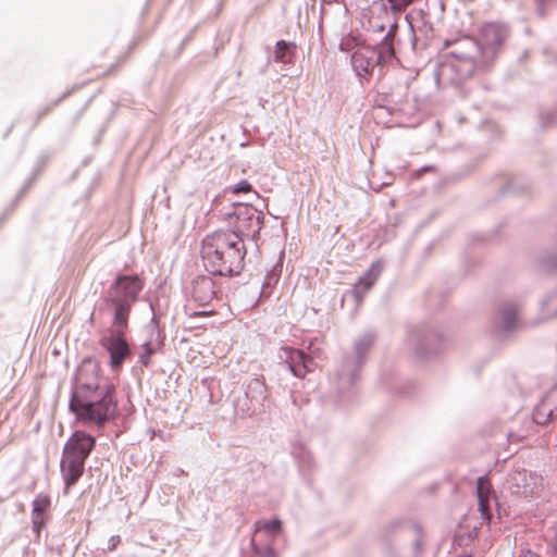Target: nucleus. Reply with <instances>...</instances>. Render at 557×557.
<instances>
[{
    "label": "nucleus",
    "instance_id": "nucleus-21",
    "mask_svg": "<svg viewBox=\"0 0 557 557\" xmlns=\"http://www.w3.org/2000/svg\"><path fill=\"white\" fill-rule=\"evenodd\" d=\"M32 522H33V530L37 534V536L40 535V530L46 523V519L44 516H32Z\"/></svg>",
    "mask_w": 557,
    "mask_h": 557
},
{
    "label": "nucleus",
    "instance_id": "nucleus-7",
    "mask_svg": "<svg viewBox=\"0 0 557 557\" xmlns=\"http://www.w3.org/2000/svg\"><path fill=\"white\" fill-rule=\"evenodd\" d=\"M141 287V281L137 275L119 276L110 288V298H121L133 304Z\"/></svg>",
    "mask_w": 557,
    "mask_h": 557
},
{
    "label": "nucleus",
    "instance_id": "nucleus-17",
    "mask_svg": "<svg viewBox=\"0 0 557 557\" xmlns=\"http://www.w3.org/2000/svg\"><path fill=\"white\" fill-rule=\"evenodd\" d=\"M288 50V45L285 40H278L275 46L274 58L275 61L285 63V55Z\"/></svg>",
    "mask_w": 557,
    "mask_h": 557
},
{
    "label": "nucleus",
    "instance_id": "nucleus-5",
    "mask_svg": "<svg viewBox=\"0 0 557 557\" xmlns=\"http://www.w3.org/2000/svg\"><path fill=\"white\" fill-rule=\"evenodd\" d=\"M100 345L110 355V366L113 370H119L122 363L131 357L129 345L124 338L121 330L112 331L109 335L100 339Z\"/></svg>",
    "mask_w": 557,
    "mask_h": 557
},
{
    "label": "nucleus",
    "instance_id": "nucleus-1",
    "mask_svg": "<svg viewBox=\"0 0 557 557\" xmlns=\"http://www.w3.org/2000/svg\"><path fill=\"white\" fill-rule=\"evenodd\" d=\"M245 255L243 238L230 230L213 232L202 240L203 265L211 274H238L244 267Z\"/></svg>",
    "mask_w": 557,
    "mask_h": 557
},
{
    "label": "nucleus",
    "instance_id": "nucleus-12",
    "mask_svg": "<svg viewBox=\"0 0 557 557\" xmlns=\"http://www.w3.org/2000/svg\"><path fill=\"white\" fill-rule=\"evenodd\" d=\"M492 491V485L490 480L486 476H481L478 479L476 485V495L479 500V510L484 519H491L490 512V494Z\"/></svg>",
    "mask_w": 557,
    "mask_h": 557
},
{
    "label": "nucleus",
    "instance_id": "nucleus-10",
    "mask_svg": "<svg viewBox=\"0 0 557 557\" xmlns=\"http://www.w3.org/2000/svg\"><path fill=\"white\" fill-rule=\"evenodd\" d=\"M85 460L63 453L61 460V473L66 488L74 485L84 473Z\"/></svg>",
    "mask_w": 557,
    "mask_h": 557
},
{
    "label": "nucleus",
    "instance_id": "nucleus-25",
    "mask_svg": "<svg viewBox=\"0 0 557 557\" xmlns=\"http://www.w3.org/2000/svg\"><path fill=\"white\" fill-rule=\"evenodd\" d=\"M513 480L516 481H527V473L525 472H517L515 475H513Z\"/></svg>",
    "mask_w": 557,
    "mask_h": 557
},
{
    "label": "nucleus",
    "instance_id": "nucleus-14",
    "mask_svg": "<svg viewBox=\"0 0 557 557\" xmlns=\"http://www.w3.org/2000/svg\"><path fill=\"white\" fill-rule=\"evenodd\" d=\"M379 269L375 265H372L369 271L359 278L358 283L355 285L357 292L366 293L368 292L375 283L379 276Z\"/></svg>",
    "mask_w": 557,
    "mask_h": 557
},
{
    "label": "nucleus",
    "instance_id": "nucleus-8",
    "mask_svg": "<svg viewBox=\"0 0 557 557\" xmlns=\"http://www.w3.org/2000/svg\"><path fill=\"white\" fill-rule=\"evenodd\" d=\"M95 438L84 431L74 432L64 446V454L86 460L95 446Z\"/></svg>",
    "mask_w": 557,
    "mask_h": 557
},
{
    "label": "nucleus",
    "instance_id": "nucleus-4",
    "mask_svg": "<svg viewBox=\"0 0 557 557\" xmlns=\"http://www.w3.org/2000/svg\"><path fill=\"white\" fill-rule=\"evenodd\" d=\"M114 392V386L101 375L100 364L91 359H85L76 371L72 397Z\"/></svg>",
    "mask_w": 557,
    "mask_h": 557
},
{
    "label": "nucleus",
    "instance_id": "nucleus-6",
    "mask_svg": "<svg viewBox=\"0 0 557 557\" xmlns=\"http://www.w3.org/2000/svg\"><path fill=\"white\" fill-rule=\"evenodd\" d=\"M264 215L251 206H240L235 213V231L238 236L255 235L260 232L263 225Z\"/></svg>",
    "mask_w": 557,
    "mask_h": 557
},
{
    "label": "nucleus",
    "instance_id": "nucleus-26",
    "mask_svg": "<svg viewBox=\"0 0 557 557\" xmlns=\"http://www.w3.org/2000/svg\"><path fill=\"white\" fill-rule=\"evenodd\" d=\"M519 557H540V556L531 550H525V552H522Z\"/></svg>",
    "mask_w": 557,
    "mask_h": 557
},
{
    "label": "nucleus",
    "instance_id": "nucleus-2",
    "mask_svg": "<svg viewBox=\"0 0 557 557\" xmlns=\"http://www.w3.org/2000/svg\"><path fill=\"white\" fill-rule=\"evenodd\" d=\"M70 409L77 421L101 426L116 416L115 391L108 393L100 391L99 394L71 397Z\"/></svg>",
    "mask_w": 557,
    "mask_h": 557
},
{
    "label": "nucleus",
    "instance_id": "nucleus-11",
    "mask_svg": "<svg viewBox=\"0 0 557 557\" xmlns=\"http://www.w3.org/2000/svg\"><path fill=\"white\" fill-rule=\"evenodd\" d=\"M193 297L201 305L209 304L215 295L214 282L208 276H200L194 281Z\"/></svg>",
    "mask_w": 557,
    "mask_h": 557
},
{
    "label": "nucleus",
    "instance_id": "nucleus-9",
    "mask_svg": "<svg viewBox=\"0 0 557 557\" xmlns=\"http://www.w3.org/2000/svg\"><path fill=\"white\" fill-rule=\"evenodd\" d=\"M282 351L283 355L281 357L288 363L289 369L295 376L302 379L312 370L313 360L302 350L285 347Z\"/></svg>",
    "mask_w": 557,
    "mask_h": 557
},
{
    "label": "nucleus",
    "instance_id": "nucleus-19",
    "mask_svg": "<svg viewBox=\"0 0 557 557\" xmlns=\"http://www.w3.org/2000/svg\"><path fill=\"white\" fill-rule=\"evenodd\" d=\"M391 4L392 11L403 12L405 11L414 0H387Z\"/></svg>",
    "mask_w": 557,
    "mask_h": 557
},
{
    "label": "nucleus",
    "instance_id": "nucleus-20",
    "mask_svg": "<svg viewBox=\"0 0 557 557\" xmlns=\"http://www.w3.org/2000/svg\"><path fill=\"white\" fill-rule=\"evenodd\" d=\"M250 191H252V186L247 181H242L232 188V193L235 195H238L240 193H250Z\"/></svg>",
    "mask_w": 557,
    "mask_h": 557
},
{
    "label": "nucleus",
    "instance_id": "nucleus-13",
    "mask_svg": "<svg viewBox=\"0 0 557 557\" xmlns=\"http://www.w3.org/2000/svg\"><path fill=\"white\" fill-rule=\"evenodd\" d=\"M109 301L115 307L114 324L121 327H126L132 304L125 302V300L121 298H110Z\"/></svg>",
    "mask_w": 557,
    "mask_h": 557
},
{
    "label": "nucleus",
    "instance_id": "nucleus-16",
    "mask_svg": "<svg viewBox=\"0 0 557 557\" xmlns=\"http://www.w3.org/2000/svg\"><path fill=\"white\" fill-rule=\"evenodd\" d=\"M50 507V498L48 495L40 494L33 502L32 516H44L45 511Z\"/></svg>",
    "mask_w": 557,
    "mask_h": 557
},
{
    "label": "nucleus",
    "instance_id": "nucleus-18",
    "mask_svg": "<svg viewBox=\"0 0 557 557\" xmlns=\"http://www.w3.org/2000/svg\"><path fill=\"white\" fill-rule=\"evenodd\" d=\"M282 522L277 519L271 521H264L258 524L259 530H264L270 533H275L281 530Z\"/></svg>",
    "mask_w": 557,
    "mask_h": 557
},
{
    "label": "nucleus",
    "instance_id": "nucleus-15",
    "mask_svg": "<svg viewBox=\"0 0 557 557\" xmlns=\"http://www.w3.org/2000/svg\"><path fill=\"white\" fill-rule=\"evenodd\" d=\"M542 408L548 412L550 419L557 418V388L548 393L542 403Z\"/></svg>",
    "mask_w": 557,
    "mask_h": 557
},
{
    "label": "nucleus",
    "instance_id": "nucleus-22",
    "mask_svg": "<svg viewBox=\"0 0 557 557\" xmlns=\"http://www.w3.org/2000/svg\"><path fill=\"white\" fill-rule=\"evenodd\" d=\"M253 552L256 554V557H277L276 552L272 547L261 549L253 546Z\"/></svg>",
    "mask_w": 557,
    "mask_h": 557
},
{
    "label": "nucleus",
    "instance_id": "nucleus-24",
    "mask_svg": "<svg viewBox=\"0 0 557 557\" xmlns=\"http://www.w3.org/2000/svg\"><path fill=\"white\" fill-rule=\"evenodd\" d=\"M120 543H121V537L119 535H113L108 540L107 549L109 552H113L119 546Z\"/></svg>",
    "mask_w": 557,
    "mask_h": 557
},
{
    "label": "nucleus",
    "instance_id": "nucleus-23",
    "mask_svg": "<svg viewBox=\"0 0 557 557\" xmlns=\"http://www.w3.org/2000/svg\"><path fill=\"white\" fill-rule=\"evenodd\" d=\"M144 350H145V354H143L140 356V362L147 367L149 364V358L150 356L152 355V349L150 348V344L149 343H146L144 346H143Z\"/></svg>",
    "mask_w": 557,
    "mask_h": 557
},
{
    "label": "nucleus",
    "instance_id": "nucleus-3",
    "mask_svg": "<svg viewBox=\"0 0 557 557\" xmlns=\"http://www.w3.org/2000/svg\"><path fill=\"white\" fill-rule=\"evenodd\" d=\"M396 25L386 34L379 48L361 46L356 48L351 55V63L356 73L361 77L372 75L374 69L394 57L393 37Z\"/></svg>",
    "mask_w": 557,
    "mask_h": 557
}]
</instances>
